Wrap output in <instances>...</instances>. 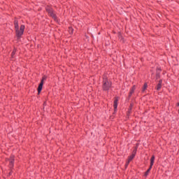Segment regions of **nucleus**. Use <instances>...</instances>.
<instances>
[{
	"label": "nucleus",
	"instance_id": "1",
	"mask_svg": "<svg viewBox=\"0 0 179 179\" xmlns=\"http://www.w3.org/2000/svg\"><path fill=\"white\" fill-rule=\"evenodd\" d=\"M15 27V31L17 37H22L23 35V33L24 31V25H21L20 29H19V22L17 20H15L14 22Z\"/></svg>",
	"mask_w": 179,
	"mask_h": 179
},
{
	"label": "nucleus",
	"instance_id": "2",
	"mask_svg": "<svg viewBox=\"0 0 179 179\" xmlns=\"http://www.w3.org/2000/svg\"><path fill=\"white\" fill-rule=\"evenodd\" d=\"M110 87H111V81L110 80L107 79V78H103V90H110Z\"/></svg>",
	"mask_w": 179,
	"mask_h": 179
},
{
	"label": "nucleus",
	"instance_id": "3",
	"mask_svg": "<svg viewBox=\"0 0 179 179\" xmlns=\"http://www.w3.org/2000/svg\"><path fill=\"white\" fill-rule=\"evenodd\" d=\"M47 80V76H44L42 78L41 82L40 83L38 87V94L41 93V90H43V85H44V82Z\"/></svg>",
	"mask_w": 179,
	"mask_h": 179
},
{
	"label": "nucleus",
	"instance_id": "4",
	"mask_svg": "<svg viewBox=\"0 0 179 179\" xmlns=\"http://www.w3.org/2000/svg\"><path fill=\"white\" fill-rule=\"evenodd\" d=\"M46 10L48 13V15H50V16H51V17L55 19V20H57V15H55V13H54V10H52V8H51L50 7H47Z\"/></svg>",
	"mask_w": 179,
	"mask_h": 179
},
{
	"label": "nucleus",
	"instance_id": "5",
	"mask_svg": "<svg viewBox=\"0 0 179 179\" xmlns=\"http://www.w3.org/2000/svg\"><path fill=\"white\" fill-rule=\"evenodd\" d=\"M134 157H135V153L129 157V159L126 163V167H127L128 164H129V163H131V162L134 159Z\"/></svg>",
	"mask_w": 179,
	"mask_h": 179
},
{
	"label": "nucleus",
	"instance_id": "6",
	"mask_svg": "<svg viewBox=\"0 0 179 179\" xmlns=\"http://www.w3.org/2000/svg\"><path fill=\"white\" fill-rule=\"evenodd\" d=\"M113 107L115 111H117V107H118V99H115L113 103Z\"/></svg>",
	"mask_w": 179,
	"mask_h": 179
},
{
	"label": "nucleus",
	"instance_id": "7",
	"mask_svg": "<svg viewBox=\"0 0 179 179\" xmlns=\"http://www.w3.org/2000/svg\"><path fill=\"white\" fill-rule=\"evenodd\" d=\"M153 164H155V155H152L151 159H150V169L153 166Z\"/></svg>",
	"mask_w": 179,
	"mask_h": 179
},
{
	"label": "nucleus",
	"instance_id": "8",
	"mask_svg": "<svg viewBox=\"0 0 179 179\" xmlns=\"http://www.w3.org/2000/svg\"><path fill=\"white\" fill-rule=\"evenodd\" d=\"M13 156L10 157L9 159L10 167H13Z\"/></svg>",
	"mask_w": 179,
	"mask_h": 179
},
{
	"label": "nucleus",
	"instance_id": "9",
	"mask_svg": "<svg viewBox=\"0 0 179 179\" xmlns=\"http://www.w3.org/2000/svg\"><path fill=\"white\" fill-rule=\"evenodd\" d=\"M162 80H160L157 86V90H160V89H162Z\"/></svg>",
	"mask_w": 179,
	"mask_h": 179
},
{
	"label": "nucleus",
	"instance_id": "10",
	"mask_svg": "<svg viewBox=\"0 0 179 179\" xmlns=\"http://www.w3.org/2000/svg\"><path fill=\"white\" fill-rule=\"evenodd\" d=\"M134 92H135V86L133 87V88L131 90L129 96L131 97V96H132Z\"/></svg>",
	"mask_w": 179,
	"mask_h": 179
},
{
	"label": "nucleus",
	"instance_id": "11",
	"mask_svg": "<svg viewBox=\"0 0 179 179\" xmlns=\"http://www.w3.org/2000/svg\"><path fill=\"white\" fill-rule=\"evenodd\" d=\"M150 170H152V168H150L147 170V171L145 173V176L148 177V175L149 174V173H150Z\"/></svg>",
	"mask_w": 179,
	"mask_h": 179
},
{
	"label": "nucleus",
	"instance_id": "12",
	"mask_svg": "<svg viewBox=\"0 0 179 179\" xmlns=\"http://www.w3.org/2000/svg\"><path fill=\"white\" fill-rule=\"evenodd\" d=\"M146 89H148V83H145L144 84V86H143V92H145V90H146Z\"/></svg>",
	"mask_w": 179,
	"mask_h": 179
},
{
	"label": "nucleus",
	"instance_id": "13",
	"mask_svg": "<svg viewBox=\"0 0 179 179\" xmlns=\"http://www.w3.org/2000/svg\"><path fill=\"white\" fill-rule=\"evenodd\" d=\"M69 33L71 34L73 33V29L72 27H69Z\"/></svg>",
	"mask_w": 179,
	"mask_h": 179
},
{
	"label": "nucleus",
	"instance_id": "14",
	"mask_svg": "<svg viewBox=\"0 0 179 179\" xmlns=\"http://www.w3.org/2000/svg\"><path fill=\"white\" fill-rule=\"evenodd\" d=\"M15 55V52H12V55Z\"/></svg>",
	"mask_w": 179,
	"mask_h": 179
}]
</instances>
